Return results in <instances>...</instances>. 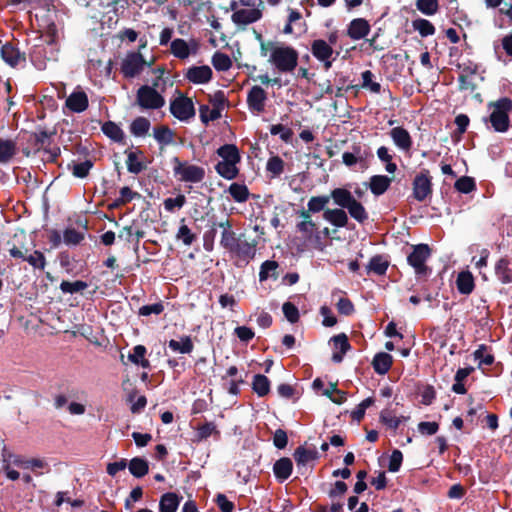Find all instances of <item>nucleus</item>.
Returning a JSON list of instances; mask_svg holds the SVG:
<instances>
[{
  "mask_svg": "<svg viewBox=\"0 0 512 512\" xmlns=\"http://www.w3.org/2000/svg\"><path fill=\"white\" fill-rule=\"evenodd\" d=\"M269 63L279 73H292L298 64V52L291 46L282 43H270Z\"/></svg>",
  "mask_w": 512,
  "mask_h": 512,
  "instance_id": "nucleus-1",
  "label": "nucleus"
},
{
  "mask_svg": "<svg viewBox=\"0 0 512 512\" xmlns=\"http://www.w3.org/2000/svg\"><path fill=\"white\" fill-rule=\"evenodd\" d=\"M492 110L489 121L496 132L504 133L509 129V112L512 110V100L502 97L496 102L489 103Z\"/></svg>",
  "mask_w": 512,
  "mask_h": 512,
  "instance_id": "nucleus-2",
  "label": "nucleus"
},
{
  "mask_svg": "<svg viewBox=\"0 0 512 512\" xmlns=\"http://www.w3.org/2000/svg\"><path fill=\"white\" fill-rule=\"evenodd\" d=\"M173 171L182 182L199 183L205 178V170L201 166L182 162L177 157L173 159Z\"/></svg>",
  "mask_w": 512,
  "mask_h": 512,
  "instance_id": "nucleus-3",
  "label": "nucleus"
},
{
  "mask_svg": "<svg viewBox=\"0 0 512 512\" xmlns=\"http://www.w3.org/2000/svg\"><path fill=\"white\" fill-rule=\"evenodd\" d=\"M149 66L139 51L128 52L121 61L120 71L125 78L132 79L139 76Z\"/></svg>",
  "mask_w": 512,
  "mask_h": 512,
  "instance_id": "nucleus-4",
  "label": "nucleus"
},
{
  "mask_svg": "<svg viewBox=\"0 0 512 512\" xmlns=\"http://www.w3.org/2000/svg\"><path fill=\"white\" fill-rule=\"evenodd\" d=\"M136 102L142 109L157 110L165 105L164 97L150 85H142L136 93Z\"/></svg>",
  "mask_w": 512,
  "mask_h": 512,
  "instance_id": "nucleus-5",
  "label": "nucleus"
},
{
  "mask_svg": "<svg viewBox=\"0 0 512 512\" xmlns=\"http://www.w3.org/2000/svg\"><path fill=\"white\" fill-rule=\"evenodd\" d=\"M170 113L181 122H189L195 116L193 101L179 94L170 102Z\"/></svg>",
  "mask_w": 512,
  "mask_h": 512,
  "instance_id": "nucleus-6",
  "label": "nucleus"
},
{
  "mask_svg": "<svg viewBox=\"0 0 512 512\" xmlns=\"http://www.w3.org/2000/svg\"><path fill=\"white\" fill-rule=\"evenodd\" d=\"M299 216L301 220L296 224V230L301 234L303 243L305 245L318 243L320 236L311 215L308 212H300Z\"/></svg>",
  "mask_w": 512,
  "mask_h": 512,
  "instance_id": "nucleus-7",
  "label": "nucleus"
},
{
  "mask_svg": "<svg viewBox=\"0 0 512 512\" xmlns=\"http://www.w3.org/2000/svg\"><path fill=\"white\" fill-rule=\"evenodd\" d=\"M429 257V246L427 244H418L413 247L412 252L407 257V261L414 268L417 275H423L427 273L428 268L425 263Z\"/></svg>",
  "mask_w": 512,
  "mask_h": 512,
  "instance_id": "nucleus-8",
  "label": "nucleus"
},
{
  "mask_svg": "<svg viewBox=\"0 0 512 512\" xmlns=\"http://www.w3.org/2000/svg\"><path fill=\"white\" fill-rule=\"evenodd\" d=\"M267 100V92L261 86L254 85L247 92V107L254 115H259L265 111Z\"/></svg>",
  "mask_w": 512,
  "mask_h": 512,
  "instance_id": "nucleus-9",
  "label": "nucleus"
},
{
  "mask_svg": "<svg viewBox=\"0 0 512 512\" xmlns=\"http://www.w3.org/2000/svg\"><path fill=\"white\" fill-rule=\"evenodd\" d=\"M413 197L419 201H425L432 195V182L428 170L417 174L413 180Z\"/></svg>",
  "mask_w": 512,
  "mask_h": 512,
  "instance_id": "nucleus-10",
  "label": "nucleus"
},
{
  "mask_svg": "<svg viewBox=\"0 0 512 512\" xmlns=\"http://www.w3.org/2000/svg\"><path fill=\"white\" fill-rule=\"evenodd\" d=\"M311 53L320 62L323 63L325 70L332 67L335 60L333 57V48L323 39H316L311 43Z\"/></svg>",
  "mask_w": 512,
  "mask_h": 512,
  "instance_id": "nucleus-11",
  "label": "nucleus"
},
{
  "mask_svg": "<svg viewBox=\"0 0 512 512\" xmlns=\"http://www.w3.org/2000/svg\"><path fill=\"white\" fill-rule=\"evenodd\" d=\"M229 253L239 261L249 263L255 257L256 245L240 238Z\"/></svg>",
  "mask_w": 512,
  "mask_h": 512,
  "instance_id": "nucleus-12",
  "label": "nucleus"
},
{
  "mask_svg": "<svg viewBox=\"0 0 512 512\" xmlns=\"http://www.w3.org/2000/svg\"><path fill=\"white\" fill-rule=\"evenodd\" d=\"M262 18L261 8H244L235 11L231 19L238 26H246L259 21Z\"/></svg>",
  "mask_w": 512,
  "mask_h": 512,
  "instance_id": "nucleus-13",
  "label": "nucleus"
},
{
  "mask_svg": "<svg viewBox=\"0 0 512 512\" xmlns=\"http://www.w3.org/2000/svg\"><path fill=\"white\" fill-rule=\"evenodd\" d=\"M66 107L74 112L81 113L88 108L89 100L87 94L80 90H74L66 99Z\"/></svg>",
  "mask_w": 512,
  "mask_h": 512,
  "instance_id": "nucleus-14",
  "label": "nucleus"
},
{
  "mask_svg": "<svg viewBox=\"0 0 512 512\" xmlns=\"http://www.w3.org/2000/svg\"><path fill=\"white\" fill-rule=\"evenodd\" d=\"M171 53L179 59H186L192 52H196L197 43L194 40L187 42L184 39L176 38L170 44Z\"/></svg>",
  "mask_w": 512,
  "mask_h": 512,
  "instance_id": "nucleus-15",
  "label": "nucleus"
},
{
  "mask_svg": "<svg viewBox=\"0 0 512 512\" xmlns=\"http://www.w3.org/2000/svg\"><path fill=\"white\" fill-rule=\"evenodd\" d=\"M186 78L194 84L208 83L212 78V70L209 66H194L188 69Z\"/></svg>",
  "mask_w": 512,
  "mask_h": 512,
  "instance_id": "nucleus-16",
  "label": "nucleus"
},
{
  "mask_svg": "<svg viewBox=\"0 0 512 512\" xmlns=\"http://www.w3.org/2000/svg\"><path fill=\"white\" fill-rule=\"evenodd\" d=\"M370 32V25L363 18L353 19L348 27L347 34L352 40L365 38Z\"/></svg>",
  "mask_w": 512,
  "mask_h": 512,
  "instance_id": "nucleus-17",
  "label": "nucleus"
},
{
  "mask_svg": "<svg viewBox=\"0 0 512 512\" xmlns=\"http://www.w3.org/2000/svg\"><path fill=\"white\" fill-rule=\"evenodd\" d=\"M323 219L338 228L346 227L349 221L347 213L342 208L324 210Z\"/></svg>",
  "mask_w": 512,
  "mask_h": 512,
  "instance_id": "nucleus-18",
  "label": "nucleus"
},
{
  "mask_svg": "<svg viewBox=\"0 0 512 512\" xmlns=\"http://www.w3.org/2000/svg\"><path fill=\"white\" fill-rule=\"evenodd\" d=\"M393 143L401 150L408 151L412 147V139L409 132L403 127H395L390 131Z\"/></svg>",
  "mask_w": 512,
  "mask_h": 512,
  "instance_id": "nucleus-19",
  "label": "nucleus"
},
{
  "mask_svg": "<svg viewBox=\"0 0 512 512\" xmlns=\"http://www.w3.org/2000/svg\"><path fill=\"white\" fill-rule=\"evenodd\" d=\"M292 470L293 463L291 459L287 457L280 458L273 465L274 475L280 483H283L290 477Z\"/></svg>",
  "mask_w": 512,
  "mask_h": 512,
  "instance_id": "nucleus-20",
  "label": "nucleus"
},
{
  "mask_svg": "<svg viewBox=\"0 0 512 512\" xmlns=\"http://www.w3.org/2000/svg\"><path fill=\"white\" fill-rule=\"evenodd\" d=\"M392 178L386 175H373L369 181V189L374 196L383 195L390 187Z\"/></svg>",
  "mask_w": 512,
  "mask_h": 512,
  "instance_id": "nucleus-21",
  "label": "nucleus"
},
{
  "mask_svg": "<svg viewBox=\"0 0 512 512\" xmlns=\"http://www.w3.org/2000/svg\"><path fill=\"white\" fill-rule=\"evenodd\" d=\"M168 347L174 353L190 354L194 349V344L190 336L182 335L179 339H171Z\"/></svg>",
  "mask_w": 512,
  "mask_h": 512,
  "instance_id": "nucleus-22",
  "label": "nucleus"
},
{
  "mask_svg": "<svg viewBox=\"0 0 512 512\" xmlns=\"http://www.w3.org/2000/svg\"><path fill=\"white\" fill-rule=\"evenodd\" d=\"M495 275L503 284L512 282V263L507 258H501L495 265Z\"/></svg>",
  "mask_w": 512,
  "mask_h": 512,
  "instance_id": "nucleus-23",
  "label": "nucleus"
},
{
  "mask_svg": "<svg viewBox=\"0 0 512 512\" xmlns=\"http://www.w3.org/2000/svg\"><path fill=\"white\" fill-rule=\"evenodd\" d=\"M456 287L460 294H471L475 287L472 273L470 271H461L456 279Z\"/></svg>",
  "mask_w": 512,
  "mask_h": 512,
  "instance_id": "nucleus-24",
  "label": "nucleus"
},
{
  "mask_svg": "<svg viewBox=\"0 0 512 512\" xmlns=\"http://www.w3.org/2000/svg\"><path fill=\"white\" fill-rule=\"evenodd\" d=\"M293 457L297 463V466L300 467L316 460L318 458V452L316 448L308 449L304 446H299L294 451Z\"/></svg>",
  "mask_w": 512,
  "mask_h": 512,
  "instance_id": "nucleus-25",
  "label": "nucleus"
},
{
  "mask_svg": "<svg viewBox=\"0 0 512 512\" xmlns=\"http://www.w3.org/2000/svg\"><path fill=\"white\" fill-rule=\"evenodd\" d=\"M329 197L342 209H346L355 200L353 194L345 188L333 189Z\"/></svg>",
  "mask_w": 512,
  "mask_h": 512,
  "instance_id": "nucleus-26",
  "label": "nucleus"
},
{
  "mask_svg": "<svg viewBox=\"0 0 512 512\" xmlns=\"http://www.w3.org/2000/svg\"><path fill=\"white\" fill-rule=\"evenodd\" d=\"M2 59L10 66L15 67L25 59L21 56L20 52L11 44L6 43L1 48Z\"/></svg>",
  "mask_w": 512,
  "mask_h": 512,
  "instance_id": "nucleus-27",
  "label": "nucleus"
},
{
  "mask_svg": "<svg viewBox=\"0 0 512 512\" xmlns=\"http://www.w3.org/2000/svg\"><path fill=\"white\" fill-rule=\"evenodd\" d=\"M375 372L379 375L386 374L392 365V356L385 352L377 353L372 362Z\"/></svg>",
  "mask_w": 512,
  "mask_h": 512,
  "instance_id": "nucleus-28",
  "label": "nucleus"
},
{
  "mask_svg": "<svg viewBox=\"0 0 512 512\" xmlns=\"http://www.w3.org/2000/svg\"><path fill=\"white\" fill-rule=\"evenodd\" d=\"M379 418H380L381 423H383L387 428H389L391 430H394V431L399 427V425L402 422H405V421L409 420L408 416L396 417L392 413V411L390 409H388V408L383 409L380 412Z\"/></svg>",
  "mask_w": 512,
  "mask_h": 512,
  "instance_id": "nucleus-29",
  "label": "nucleus"
},
{
  "mask_svg": "<svg viewBox=\"0 0 512 512\" xmlns=\"http://www.w3.org/2000/svg\"><path fill=\"white\" fill-rule=\"evenodd\" d=\"M180 504L177 494L168 492L161 496L159 501V512H176Z\"/></svg>",
  "mask_w": 512,
  "mask_h": 512,
  "instance_id": "nucleus-30",
  "label": "nucleus"
},
{
  "mask_svg": "<svg viewBox=\"0 0 512 512\" xmlns=\"http://www.w3.org/2000/svg\"><path fill=\"white\" fill-rule=\"evenodd\" d=\"M217 154L224 162L239 163L241 159L239 150L234 144L222 145L217 149Z\"/></svg>",
  "mask_w": 512,
  "mask_h": 512,
  "instance_id": "nucleus-31",
  "label": "nucleus"
},
{
  "mask_svg": "<svg viewBox=\"0 0 512 512\" xmlns=\"http://www.w3.org/2000/svg\"><path fill=\"white\" fill-rule=\"evenodd\" d=\"M127 465L130 473L136 478L145 476L149 471L148 461L144 458L135 457Z\"/></svg>",
  "mask_w": 512,
  "mask_h": 512,
  "instance_id": "nucleus-32",
  "label": "nucleus"
},
{
  "mask_svg": "<svg viewBox=\"0 0 512 512\" xmlns=\"http://www.w3.org/2000/svg\"><path fill=\"white\" fill-rule=\"evenodd\" d=\"M16 154V144L12 140L0 138V164L8 163Z\"/></svg>",
  "mask_w": 512,
  "mask_h": 512,
  "instance_id": "nucleus-33",
  "label": "nucleus"
},
{
  "mask_svg": "<svg viewBox=\"0 0 512 512\" xmlns=\"http://www.w3.org/2000/svg\"><path fill=\"white\" fill-rule=\"evenodd\" d=\"M150 121L145 117L135 118L130 125V132L135 137L145 136L150 129Z\"/></svg>",
  "mask_w": 512,
  "mask_h": 512,
  "instance_id": "nucleus-34",
  "label": "nucleus"
},
{
  "mask_svg": "<svg viewBox=\"0 0 512 512\" xmlns=\"http://www.w3.org/2000/svg\"><path fill=\"white\" fill-rule=\"evenodd\" d=\"M252 389L259 397L266 396L270 391L269 379L265 375L256 374L253 377Z\"/></svg>",
  "mask_w": 512,
  "mask_h": 512,
  "instance_id": "nucleus-35",
  "label": "nucleus"
},
{
  "mask_svg": "<svg viewBox=\"0 0 512 512\" xmlns=\"http://www.w3.org/2000/svg\"><path fill=\"white\" fill-rule=\"evenodd\" d=\"M102 132L114 142H122L124 140L123 130L114 122L108 121L102 125Z\"/></svg>",
  "mask_w": 512,
  "mask_h": 512,
  "instance_id": "nucleus-36",
  "label": "nucleus"
},
{
  "mask_svg": "<svg viewBox=\"0 0 512 512\" xmlns=\"http://www.w3.org/2000/svg\"><path fill=\"white\" fill-rule=\"evenodd\" d=\"M329 202L330 197L327 195L313 196L307 202L306 212L311 215V213L314 214L323 211Z\"/></svg>",
  "mask_w": 512,
  "mask_h": 512,
  "instance_id": "nucleus-37",
  "label": "nucleus"
},
{
  "mask_svg": "<svg viewBox=\"0 0 512 512\" xmlns=\"http://www.w3.org/2000/svg\"><path fill=\"white\" fill-rule=\"evenodd\" d=\"M236 165L237 163L219 161L215 166V170L223 178L227 180H232L238 174V169Z\"/></svg>",
  "mask_w": 512,
  "mask_h": 512,
  "instance_id": "nucleus-38",
  "label": "nucleus"
},
{
  "mask_svg": "<svg viewBox=\"0 0 512 512\" xmlns=\"http://www.w3.org/2000/svg\"><path fill=\"white\" fill-rule=\"evenodd\" d=\"M346 209L349 215L359 223H364L368 219L365 207L356 199Z\"/></svg>",
  "mask_w": 512,
  "mask_h": 512,
  "instance_id": "nucleus-39",
  "label": "nucleus"
},
{
  "mask_svg": "<svg viewBox=\"0 0 512 512\" xmlns=\"http://www.w3.org/2000/svg\"><path fill=\"white\" fill-rule=\"evenodd\" d=\"M228 192L231 197L238 203L245 202L249 197V191L246 185L239 183H232L229 186Z\"/></svg>",
  "mask_w": 512,
  "mask_h": 512,
  "instance_id": "nucleus-40",
  "label": "nucleus"
},
{
  "mask_svg": "<svg viewBox=\"0 0 512 512\" xmlns=\"http://www.w3.org/2000/svg\"><path fill=\"white\" fill-rule=\"evenodd\" d=\"M85 238V234L82 231H78L75 228H67L63 232V242L67 246H76L80 244Z\"/></svg>",
  "mask_w": 512,
  "mask_h": 512,
  "instance_id": "nucleus-41",
  "label": "nucleus"
},
{
  "mask_svg": "<svg viewBox=\"0 0 512 512\" xmlns=\"http://www.w3.org/2000/svg\"><path fill=\"white\" fill-rule=\"evenodd\" d=\"M363 159L364 155L361 153L360 145H353L351 152H344L342 155V161L348 167L354 166Z\"/></svg>",
  "mask_w": 512,
  "mask_h": 512,
  "instance_id": "nucleus-42",
  "label": "nucleus"
},
{
  "mask_svg": "<svg viewBox=\"0 0 512 512\" xmlns=\"http://www.w3.org/2000/svg\"><path fill=\"white\" fill-rule=\"evenodd\" d=\"M153 135L160 145H169L173 141V132L167 126L155 127Z\"/></svg>",
  "mask_w": 512,
  "mask_h": 512,
  "instance_id": "nucleus-43",
  "label": "nucleus"
},
{
  "mask_svg": "<svg viewBox=\"0 0 512 512\" xmlns=\"http://www.w3.org/2000/svg\"><path fill=\"white\" fill-rule=\"evenodd\" d=\"M139 154H142V153L139 152ZM126 164H127V170L132 174H139L145 168L142 161L138 157V153L133 152V151L128 152Z\"/></svg>",
  "mask_w": 512,
  "mask_h": 512,
  "instance_id": "nucleus-44",
  "label": "nucleus"
},
{
  "mask_svg": "<svg viewBox=\"0 0 512 512\" xmlns=\"http://www.w3.org/2000/svg\"><path fill=\"white\" fill-rule=\"evenodd\" d=\"M88 287V284L82 280H77L74 282L62 281L60 284V290L64 294H74L85 290Z\"/></svg>",
  "mask_w": 512,
  "mask_h": 512,
  "instance_id": "nucleus-45",
  "label": "nucleus"
},
{
  "mask_svg": "<svg viewBox=\"0 0 512 512\" xmlns=\"http://www.w3.org/2000/svg\"><path fill=\"white\" fill-rule=\"evenodd\" d=\"M413 28L418 31L422 37H427L435 33V27L426 19H416L413 21Z\"/></svg>",
  "mask_w": 512,
  "mask_h": 512,
  "instance_id": "nucleus-46",
  "label": "nucleus"
},
{
  "mask_svg": "<svg viewBox=\"0 0 512 512\" xmlns=\"http://www.w3.org/2000/svg\"><path fill=\"white\" fill-rule=\"evenodd\" d=\"M241 237H237L232 229L223 230L221 233L220 245L230 252Z\"/></svg>",
  "mask_w": 512,
  "mask_h": 512,
  "instance_id": "nucleus-47",
  "label": "nucleus"
},
{
  "mask_svg": "<svg viewBox=\"0 0 512 512\" xmlns=\"http://www.w3.org/2000/svg\"><path fill=\"white\" fill-rule=\"evenodd\" d=\"M416 7L422 14L432 16L437 13L439 4L438 0H417Z\"/></svg>",
  "mask_w": 512,
  "mask_h": 512,
  "instance_id": "nucleus-48",
  "label": "nucleus"
},
{
  "mask_svg": "<svg viewBox=\"0 0 512 512\" xmlns=\"http://www.w3.org/2000/svg\"><path fill=\"white\" fill-rule=\"evenodd\" d=\"M277 268H278L277 262L272 261V260H266L265 262L262 263V265L260 267L259 280L262 282V281L267 280L269 277L276 278L275 272H276Z\"/></svg>",
  "mask_w": 512,
  "mask_h": 512,
  "instance_id": "nucleus-49",
  "label": "nucleus"
},
{
  "mask_svg": "<svg viewBox=\"0 0 512 512\" xmlns=\"http://www.w3.org/2000/svg\"><path fill=\"white\" fill-rule=\"evenodd\" d=\"M200 119L204 124L209 123L210 121L217 120L221 117L219 108H210L207 105L200 106Z\"/></svg>",
  "mask_w": 512,
  "mask_h": 512,
  "instance_id": "nucleus-50",
  "label": "nucleus"
},
{
  "mask_svg": "<svg viewBox=\"0 0 512 512\" xmlns=\"http://www.w3.org/2000/svg\"><path fill=\"white\" fill-rule=\"evenodd\" d=\"M266 170L270 172L273 177H278L284 171V161L279 156H273L268 159Z\"/></svg>",
  "mask_w": 512,
  "mask_h": 512,
  "instance_id": "nucleus-51",
  "label": "nucleus"
},
{
  "mask_svg": "<svg viewBox=\"0 0 512 512\" xmlns=\"http://www.w3.org/2000/svg\"><path fill=\"white\" fill-rule=\"evenodd\" d=\"M373 77L374 75L370 70L362 72V87L369 89L373 93L378 94L381 91V85L380 83L373 81Z\"/></svg>",
  "mask_w": 512,
  "mask_h": 512,
  "instance_id": "nucleus-52",
  "label": "nucleus"
},
{
  "mask_svg": "<svg viewBox=\"0 0 512 512\" xmlns=\"http://www.w3.org/2000/svg\"><path fill=\"white\" fill-rule=\"evenodd\" d=\"M212 64L218 71H227L231 65V59L224 53L217 52L213 55Z\"/></svg>",
  "mask_w": 512,
  "mask_h": 512,
  "instance_id": "nucleus-53",
  "label": "nucleus"
},
{
  "mask_svg": "<svg viewBox=\"0 0 512 512\" xmlns=\"http://www.w3.org/2000/svg\"><path fill=\"white\" fill-rule=\"evenodd\" d=\"M368 269L377 275H383L388 269V262L381 256H374L368 264Z\"/></svg>",
  "mask_w": 512,
  "mask_h": 512,
  "instance_id": "nucleus-54",
  "label": "nucleus"
},
{
  "mask_svg": "<svg viewBox=\"0 0 512 512\" xmlns=\"http://www.w3.org/2000/svg\"><path fill=\"white\" fill-rule=\"evenodd\" d=\"M24 261H27L34 269L44 270L46 266V258L44 254L38 250L26 256Z\"/></svg>",
  "mask_w": 512,
  "mask_h": 512,
  "instance_id": "nucleus-55",
  "label": "nucleus"
},
{
  "mask_svg": "<svg viewBox=\"0 0 512 512\" xmlns=\"http://www.w3.org/2000/svg\"><path fill=\"white\" fill-rule=\"evenodd\" d=\"M455 188H456V190H458L461 193L468 194V193L472 192L473 190H475L476 185H475L473 178L468 177V176H463V177H460L458 180H456Z\"/></svg>",
  "mask_w": 512,
  "mask_h": 512,
  "instance_id": "nucleus-56",
  "label": "nucleus"
},
{
  "mask_svg": "<svg viewBox=\"0 0 512 512\" xmlns=\"http://www.w3.org/2000/svg\"><path fill=\"white\" fill-rule=\"evenodd\" d=\"M475 360L479 361V365H491L494 361L493 355L487 351L485 345H480L479 348L474 352Z\"/></svg>",
  "mask_w": 512,
  "mask_h": 512,
  "instance_id": "nucleus-57",
  "label": "nucleus"
},
{
  "mask_svg": "<svg viewBox=\"0 0 512 512\" xmlns=\"http://www.w3.org/2000/svg\"><path fill=\"white\" fill-rule=\"evenodd\" d=\"M93 167V163L91 160H85L81 163H77L73 165L72 174L77 178H85L91 168Z\"/></svg>",
  "mask_w": 512,
  "mask_h": 512,
  "instance_id": "nucleus-58",
  "label": "nucleus"
},
{
  "mask_svg": "<svg viewBox=\"0 0 512 512\" xmlns=\"http://www.w3.org/2000/svg\"><path fill=\"white\" fill-rule=\"evenodd\" d=\"M282 311L290 323L294 324L299 320V310L293 303L285 302L282 306Z\"/></svg>",
  "mask_w": 512,
  "mask_h": 512,
  "instance_id": "nucleus-59",
  "label": "nucleus"
},
{
  "mask_svg": "<svg viewBox=\"0 0 512 512\" xmlns=\"http://www.w3.org/2000/svg\"><path fill=\"white\" fill-rule=\"evenodd\" d=\"M186 203L184 195H178L175 198H167L164 200L163 205L166 211L174 212L176 209H181Z\"/></svg>",
  "mask_w": 512,
  "mask_h": 512,
  "instance_id": "nucleus-60",
  "label": "nucleus"
},
{
  "mask_svg": "<svg viewBox=\"0 0 512 512\" xmlns=\"http://www.w3.org/2000/svg\"><path fill=\"white\" fill-rule=\"evenodd\" d=\"M270 133L271 135H279L280 139L284 142H289L293 136L292 130L282 124L272 125Z\"/></svg>",
  "mask_w": 512,
  "mask_h": 512,
  "instance_id": "nucleus-61",
  "label": "nucleus"
},
{
  "mask_svg": "<svg viewBox=\"0 0 512 512\" xmlns=\"http://www.w3.org/2000/svg\"><path fill=\"white\" fill-rule=\"evenodd\" d=\"M176 237L178 240L182 241V243L186 246H190L195 240V235L191 232V229L185 224L179 227Z\"/></svg>",
  "mask_w": 512,
  "mask_h": 512,
  "instance_id": "nucleus-62",
  "label": "nucleus"
},
{
  "mask_svg": "<svg viewBox=\"0 0 512 512\" xmlns=\"http://www.w3.org/2000/svg\"><path fill=\"white\" fill-rule=\"evenodd\" d=\"M330 341L341 353H346L350 349L348 338L344 333L333 336Z\"/></svg>",
  "mask_w": 512,
  "mask_h": 512,
  "instance_id": "nucleus-63",
  "label": "nucleus"
},
{
  "mask_svg": "<svg viewBox=\"0 0 512 512\" xmlns=\"http://www.w3.org/2000/svg\"><path fill=\"white\" fill-rule=\"evenodd\" d=\"M164 311V306L161 302L154 304L144 305L139 309V315L150 316L152 314L159 315Z\"/></svg>",
  "mask_w": 512,
  "mask_h": 512,
  "instance_id": "nucleus-64",
  "label": "nucleus"
}]
</instances>
